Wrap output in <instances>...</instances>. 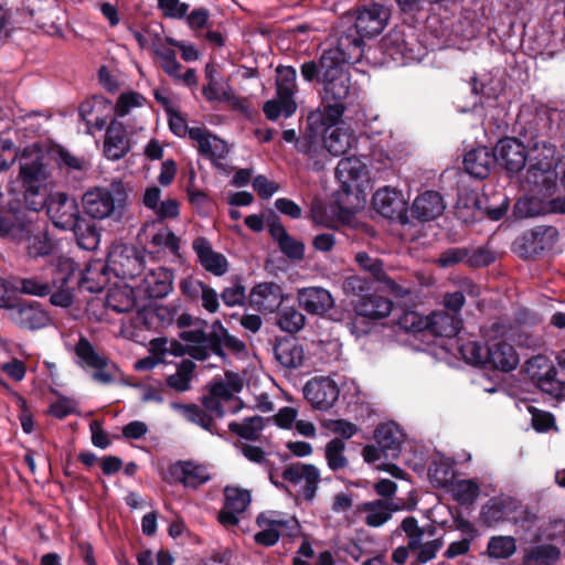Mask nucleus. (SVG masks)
<instances>
[{
	"instance_id": "nucleus-1",
	"label": "nucleus",
	"mask_w": 565,
	"mask_h": 565,
	"mask_svg": "<svg viewBox=\"0 0 565 565\" xmlns=\"http://www.w3.org/2000/svg\"><path fill=\"white\" fill-rule=\"evenodd\" d=\"M361 58H349L344 50L338 46L324 50L317 60L300 64L302 79L311 85H319L321 104L329 120H340L347 110L352 82L349 64Z\"/></svg>"
},
{
	"instance_id": "nucleus-2",
	"label": "nucleus",
	"mask_w": 565,
	"mask_h": 565,
	"mask_svg": "<svg viewBox=\"0 0 565 565\" xmlns=\"http://www.w3.org/2000/svg\"><path fill=\"white\" fill-rule=\"evenodd\" d=\"M128 200V192L121 180H113L107 188H95L82 196V207L92 220L73 213V236L83 250H95L100 234L95 220L114 217L120 220Z\"/></svg>"
},
{
	"instance_id": "nucleus-3",
	"label": "nucleus",
	"mask_w": 565,
	"mask_h": 565,
	"mask_svg": "<svg viewBox=\"0 0 565 565\" xmlns=\"http://www.w3.org/2000/svg\"><path fill=\"white\" fill-rule=\"evenodd\" d=\"M391 18L390 8L381 3L359 7L341 18L337 45L349 58H362L365 40L377 36Z\"/></svg>"
},
{
	"instance_id": "nucleus-4",
	"label": "nucleus",
	"mask_w": 565,
	"mask_h": 565,
	"mask_svg": "<svg viewBox=\"0 0 565 565\" xmlns=\"http://www.w3.org/2000/svg\"><path fill=\"white\" fill-rule=\"evenodd\" d=\"M75 364L93 382L109 385L115 382L116 364L109 359L104 349L93 344L85 335L81 334L73 347Z\"/></svg>"
},
{
	"instance_id": "nucleus-5",
	"label": "nucleus",
	"mask_w": 565,
	"mask_h": 565,
	"mask_svg": "<svg viewBox=\"0 0 565 565\" xmlns=\"http://www.w3.org/2000/svg\"><path fill=\"white\" fill-rule=\"evenodd\" d=\"M408 31L406 33L404 28H394L382 38L380 43L386 55L402 64L420 61L425 52L414 31L409 28Z\"/></svg>"
},
{
	"instance_id": "nucleus-6",
	"label": "nucleus",
	"mask_w": 565,
	"mask_h": 565,
	"mask_svg": "<svg viewBox=\"0 0 565 565\" xmlns=\"http://www.w3.org/2000/svg\"><path fill=\"white\" fill-rule=\"evenodd\" d=\"M145 250L131 244H117L107 256L106 267L121 279H134L142 274L146 265Z\"/></svg>"
},
{
	"instance_id": "nucleus-7",
	"label": "nucleus",
	"mask_w": 565,
	"mask_h": 565,
	"mask_svg": "<svg viewBox=\"0 0 565 565\" xmlns=\"http://www.w3.org/2000/svg\"><path fill=\"white\" fill-rule=\"evenodd\" d=\"M558 230L552 225H536L524 231L513 243L514 250L522 258H533L554 247Z\"/></svg>"
},
{
	"instance_id": "nucleus-8",
	"label": "nucleus",
	"mask_w": 565,
	"mask_h": 565,
	"mask_svg": "<svg viewBox=\"0 0 565 565\" xmlns=\"http://www.w3.org/2000/svg\"><path fill=\"white\" fill-rule=\"evenodd\" d=\"M335 177L341 184L335 193L334 205L339 217L344 220L351 216L358 207V195L349 180L356 181L360 178V167H356L350 159H341L335 168Z\"/></svg>"
},
{
	"instance_id": "nucleus-9",
	"label": "nucleus",
	"mask_w": 565,
	"mask_h": 565,
	"mask_svg": "<svg viewBox=\"0 0 565 565\" xmlns=\"http://www.w3.org/2000/svg\"><path fill=\"white\" fill-rule=\"evenodd\" d=\"M553 120L546 110L536 111L521 128L520 136L534 151L542 148L546 157H554L555 147L551 143Z\"/></svg>"
},
{
	"instance_id": "nucleus-10",
	"label": "nucleus",
	"mask_w": 565,
	"mask_h": 565,
	"mask_svg": "<svg viewBox=\"0 0 565 565\" xmlns=\"http://www.w3.org/2000/svg\"><path fill=\"white\" fill-rule=\"evenodd\" d=\"M6 310L8 319L24 330H38L50 322L49 313L38 301L15 299Z\"/></svg>"
},
{
	"instance_id": "nucleus-11",
	"label": "nucleus",
	"mask_w": 565,
	"mask_h": 565,
	"mask_svg": "<svg viewBox=\"0 0 565 565\" xmlns=\"http://www.w3.org/2000/svg\"><path fill=\"white\" fill-rule=\"evenodd\" d=\"M44 154L38 145L25 147L19 157L18 182L21 186L45 184L47 171L44 163Z\"/></svg>"
},
{
	"instance_id": "nucleus-12",
	"label": "nucleus",
	"mask_w": 565,
	"mask_h": 565,
	"mask_svg": "<svg viewBox=\"0 0 565 565\" xmlns=\"http://www.w3.org/2000/svg\"><path fill=\"white\" fill-rule=\"evenodd\" d=\"M78 116L86 126V132L102 131L114 116V105L103 96H92L78 106Z\"/></svg>"
},
{
	"instance_id": "nucleus-13",
	"label": "nucleus",
	"mask_w": 565,
	"mask_h": 565,
	"mask_svg": "<svg viewBox=\"0 0 565 565\" xmlns=\"http://www.w3.org/2000/svg\"><path fill=\"white\" fill-rule=\"evenodd\" d=\"M497 164L509 174L521 172L527 160L526 147L515 137L500 138L494 146Z\"/></svg>"
},
{
	"instance_id": "nucleus-14",
	"label": "nucleus",
	"mask_w": 565,
	"mask_h": 565,
	"mask_svg": "<svg viewBox=\"0 0 565 565\" xmlns=\"http://www.w3.org/2000/svg\"><path fill=\"white\" fill-rule=\"evenodd\" d=\"M374 209L384 217L402 225L409 223L407 202L401 191L391 188L377 190L372 198Z\"/></svg>"
},
{
	"instance_id": "nucleus-15",
	"label": "nucleus",
	"mask_w": 565,
	"mask_h": 565,
	"mask_svg": "<svg viewBox=\"0 0 565 565\" xmlns=\"http://www.w3.org/2000/svg\"><path fill=\"white\" fill-rule=\"evenodd\" d=\"M310 125L320 122L322 142L326 145L331 157L344 154L350 146L351 136L341 127L340 120H329L326 113L312 114L308 118Z\"/></svg>"
},
{
	"instance_id": "nucleus-16",
	"label": "nucleus",
	"mask_w": 565,
	"mask_h": 565,
	"mask_svg": "<svg viewBox=\"0 0 565 565\" xmlns=\"http://www.w3.org/2000/svg\"><path fill=\"white\" fill-rule=\"evenodd\" d=\"M281 477L285 481L292 484H298L305 479V484L301 488V494L308 502L312 501L316 497L318 484L321 480L319 469L312 463L296 462L288 465Z\"/></svg>"
},
{
	"instance_id": "nucleus-17",
	"label": "nucleus",
	"mask_w": 565,
	"mask_h": 565,
	"mask_svg": "<svg viewBox=\"0 0 565 565\" xmlns=\"http://www.w3.org/2000/svg\"><path fill=\"white\" fill-rule=\"evenodd\" d=\"M206 468L190 460H179L171 463L167 470L166 480L170 483L179 482L186 488L196 489L210 481Z\"/></svg>"
},
{
	"instance_id": "nucleus-18",
	"label": "nucleus",
	"mask_w": 565,
	"mask_h": 565,
	"mask_svg": "<svg viewBox=\"0 0 565 565\" xmlns=\"http://www.w3.org/2000/svg\"><path fill=\"white\" fill-rule=\"evenodd\" d=\"M340 390L337 383L329 377L315 379L303 387L306 399L316 408L327 411L338 401Z\"/></svg>"
},
{
	"instance_id": "nucleus-19",
	"label": "nucleus",
	"mask_w": 565,
	"mask_h": 565,
	"mask_svg": "<svg viewBox=\"0 0 565 565\" xmlns=\"http://www.w3.org/2000/svg\"><path fill=\"white\" fill-rule=\"evenodd\" d=\"M130 139L125 125L113 118L105 131L104 156L108 160L118 161L130 151Z\"/></svg>"
},
{
	"instance_id": "nucleus-20",
	"label": "nucleus",
	"mask_w": 565,
	"mask_h": 565,
	"mask_svg": "<svg viewBox=\"0 0 565 565\" xmlns=\"http://www.w3.org/2000/svg\"><path fill=\"white\" fill-rule=\"evenodd\" d=\"M358 265L366 273H369L373 279L383 285V289L392 294L395 297H404L408 294V290L399 286L394 279H392L384 270L383 260L376 257H371L365 252H360L355 255Z\"/></svg>"
},
{
	"instance_id": "nucleus-21",
	"label": "nucleus",
	"mask_w": 565,
	"mask_h": 565,
	"mask_svg": "<svg viewBox=\"0 0 565 565\" xmlns=\"http://www.w3.org/2000/svg\"><path fill=\"white\" fill-rule=\"evenodd\" d=\"M204 76L206 84L202 87V95L209 103L232 102L234 98L232 88L213 62L205 65Z\"/></svg>"
},
{
	"instance_id": "nucleus-22",
	"label": "nucleus",
	"mask_w": 565,
	"mask_h": 565,
	"mask_svg": "<svg viewBox=\"0 0 565 565\" xmlns=\"http://www.w3.org/2000/svg\"><path fill=\"white\" fill-rule=\"evenodd\" d=\"M192 248L198 256L200 265L214 276H223L228 270L227 258L212 248L211 242L204 236H198Z\"/></svg>"
},
{
	"instance_id": "nucleus-23",
	"label": "nucleus",
	"mask_w": 565,
	"mask_h": 565,
	"mask_svg": "<svg viewBox=\"0 0 565 565\" xmlns=\"http://www.w3.org/2000/svg\"><path fill=\"white\" fill-rule=\"evenodd\" d=\"M297 301L301 309L313 316H323L334 306L329 290L321 287H306L297 292Z\"/></svg>"
},
{
	"instance_id": "nucleus-24",
	"label": "nucleus",
	"mask_w": 565,
	"mask_h": 565,
	"mask_svg": "<svg viewBox=\"0 0 565 565\" xmlns=\"http://www.w3.org/2000/svg\"><path fill=\"white\" fill-rule=\"evenodd\" d=\"M489 351L487 370L510 372L519 364V355L514 347L504 340L489 341Z\"/></svg>"
},
{
	"instance_id": "nucleus-25",
	"label": "nucleus",
	"mask_w": 565,
	"mask_h": 565,
	"mask_svg": "<svg viewBox=\"0 0 565 565\" xmlns=\"http://www.w3.org/2000/svg\"><path fill=\"white\" fill-rule=\"evenodd\" d=\"M495 163L494 148L478 147L469 150L463 157L465 171L478 180L488 178Z\"/></svg>"
},
{
	"instance_id": "nucleus-26",
	"label": "nucleus",
	"mask_w": 565,
	"mask_h": 565,
	"mask_svg": "<svg viewBox=\"0 0 565 565\" xmlns=\"http://www.w3.org/2000/svg\"><path fill=\"white\" fill-rule=\"evenodd\" d=\"M106 265H104L100 260H89L86 264L85 269H82L81 264L73 259V274L76 270L79 271L77 290H85L90 294L100 292L104 289V285L106 282Z\"/></svg>"
},
{
	"instance_id": "nucleus-27",
	"label": "nucleus",
	"mask_w": 565,
	"mask_h": 565,
	"mask_svg": "<svg viewBox=\"0 0 565 565\" xmlns=\"http://www.w3.org/2000/svg\"><path fill=\"white\" fill-rule=\"evenodd\" d=\"M404 433L394 422L382 423L374 430L375 443L385 450V459H397L402 451Z\"/></svg>"
},
{
	"instance_id": "nucleus-28",
	"label": "nucleus",
	"mask_w": 565,
	"mask_h": 565,
	"mask_svg": "<svg viewBox=\"0 0 565 565\" xmlns=\"http://www.w3.org/2000/svg\"><path fill=\"white\" fill-rule=\"evenodd\" d=\"M173 273L164 267L151 269L139 287L148 299H162L172 290Z\"/></svg>"
},
{
	"instance_id": "nucleus-29",
	"label": "nucleus",
	"mask_w": 565,
	"mask_h": 565,
	"mask_svg": "<svg viewBox=\"0 0 565 565\" xmlns=\"http://www.w3.org/2000/svg\"><path fill=\"white\" fill-rule=\"evenodd\" d=\"M444 199L437 191H425L413 202L412 215L420 222H428L440 216L445 211Z\"/></svg>"
},
{
	"instance_id": "nucleus-30",
	"label": "nucleus",
	"mask_w": 565,
	"mask_h": 565,
	"mask_svg": "<svg viewBox=\"0 0 565 565\" xmlns=\"http://www.w3.org/2000/svg\"><path fill=\"white\" fill-rule=\"evenodd\" d=\"M274 355L279 364L289 370L298 369L305 360L302 345L296 338H277L274 344Z\"/></svg>"
},
{
	"instance_id": "nucleus-31",
	"label": "nucleus",
	"mask_w": 565,
	"mask_h": 565,
	"mask_svg": "<svg viewBox=\"0 0 565 565\" xmlns=\"http://www.w3.org/2000/svg\"><path fill=\"white\" fill-rule=\"evenodd\" d=\"M553 157H546L543 152V158L539 159L535 163L530 164L525 181L532 184L539 191L550 192L556 188L555 173L553 171Z\"/></svg>"
},
{
	"instance_id": "nucleus-32",
	"label": "nucleus",
	"mask_w": 565,
	"mask_h": 565,
	"mask_svg": "<svg viewBox=\"0 0 565 565\" xmlns=\"http://www.w3.org/2000/svg\"><path fill=\"white\" fill-rule=\"evenodd\" d=\"M401 509V505L388 500L365 501L356 505L358 513H366L364 521L371 527L382 526Z\"/></svg>"
},
{
	"instance_id": "nucleus-33",
	"label": "nucleus",
	"mask_w": 565,
	"mask_h": 565,
	"mask_svg": "<svg viewBox=\"0 0 565 565\" xmlns=\"http://www.w3.org/2000/svg\"><path fill=\"white\" fill-rule=\"evenodd\" d=\"M427 331L435 337L452 338L462 328V319L446 310L433 311L427 316Z\"/></svg>"
},
{
	"instance_id": "nucleus-34",
	"label": "nucleus",
	"mask_w": 565,
	"mask_h": 565,
	"mask_svg": "<svg viewBox=\"0 0 565 565\" xmlns=\"http://www.w3.org/2000/svg\"><path fill=\"white\" fill-rule=\"evenodd\" d=\"M140 288L127 284L115 285L107 291L106 306L118 313L129 312L138 306Z\"/></svg>"
},
{
	"instance_id": "nucleus-35",
	"label": "nucleus",
	"mask_w": 565,
	"mask_h": 565,
	"mask_svg": "<svg viewBox=\"0 0 565 565\" xmlns=\"http://www.w3.org/2000/svg\"><path fill=\"white\" fill-rule=\"evenodd\" d=\"M393 309V302L386 297L367 294L359 298L354 305V311L358 316L369 320H381L387 317Z\"/></svg>"
},
{
	"instance_id": "nucleus-36",
	"label": "nucleus",
	"mask_w": 565,
	"mask_h": 565,
	"mask_svg": "<svg viewBox=\"0 0 565 565\" xmlns=\"http://www.w3.org/2000/svg\"><path fill=\"white\" fill-rule=\"evenodd\" d=\"M551 200L537 195L526 194L516 200L513 205L512 215L516 220L536 217L551 214Z\"/></svg>"
},
{
	"instance_id": "nucleus-37",
	"label": "nucleus",
	"mask_w": 565,
	"mask_h": 565,
	"mask_svg": "<svg viewBox=\"0 0 565 565\" xmlns=\"http://www.w3.org/2000/svg\"><path fill=\"white\" fill-rule=\"evenodd\" d=\"M281 288L276 282H260L255 285L249 292V302L259 310H271L279 306Z\"/></svg>"
},
{
	"instance_id": "nucleus-38",
	"label": "nucleus",
	"mask_w": 565,
	"mask_h": 565,
	"mask_svg": "<svg viewBox=\"0 0 565 565\" xmlns=\"http://www.w3.org/2000/svg\"><path fill=\"white\" fill-rule=\"evenodd\" d=\"M68 195L63 192L52 194L45 205L49 217L56 227L67 230L71 227V214H68L66 203Z\"/></svg>"
},
{
	"instance_id": "nucleus-39",
	"label": "nucleus",
	"mask_w": 565,
	"mask_h": 565,
	"mask_svg": "<svg viewBox=\"0 0 565 565\" xmlns=\"http://www.w3.org/2000/svg\"><path fill=\"white\" fill-rule=\"evenodd\" d=\"M174 407L182 408L184 417L193 423L202 427L204 430L209 431L212 435H217L221 438L225 437V433H220L217 427L213 420V417L203 408L198 406L196 404H174Z\"/></svg>"
},
{
	"instance_id": "nucleus-40",
	"label": "nucleus",
	"mask_w": 565,
	"mask_h": 565,
	"mask_svg": "<svg viewBox=\"0 0 565 565\" xmlns=\"http://www.w3.org/2000/svg\"><path fill=\"white\" fill-rule=\"evenodd\" d=\"M561 550L552 544H541L530 548L523 556V565H554L559 559Z\"/></svg>"
},
{
	"instance_id": "nucleus-41",
	"label": "nucleus",
	"mask_w": 565,
	"mask_h": 565,
	"mask_svg": "<svg viewBox=\"0 0 565 565\" xmlns=\"http://www.w3.org/2000/svg\"><path fill=\"white\" fill-rule=\"evenodd\" d=\"M275 319L279 329L289 334L299 332L306 324V317L295 307H279Z\"/></svg>"
},
{
	"instance_id": "nucleus-42",
	"label": "nucleus",
	"mask_w": 565,
	"mask_h": 565,
	"mask_svg": "<svg viewBox=\"0 0 565 565\" xmlns=\"http://www.w3.org/2000/svg\"><path fill=\"white\" fill-rule=\"evenodd\" d=\"M196 365L192 360L184 359L177 367V372L167 377L166 383L170 388L177 392H186L190 390V382Z\"/></svg>"
},
{
	"instance_id": "nucleus-43",
	"label": "nucleus",
	"mask_w": 565,
	"mask_h": 565,
	"mask_svg": "<svg viewBox=\"0 0 565 565\" xmlns=\"http://www.w3.org/2000/svg\"><path fill=\"white\" fill-rule=\"evenodd\" d=\"M264 428V419L260 416L246 417L243 423L231 422L228 429L233 434L246 440H258L259 433Z\"/></svg>"
},
{
	"instance_id": "nucleus-44",
	"label": "nucleus",
	"mask_w": 565,
	"mask_h": 565,
	"mask_svg": "<svg viewBox=\"0 0 565 565\" xmlns=\"http://www.w3.org/2000/svg\"><path fill=\"white\" fill-rule=\"evenodd\" d=\"M516 552V540L513 536L495 535L490 537L487 554L494 559H507Z\"/></svg>"
},
{
	"instance_id": "nucleus-45",
	"label": "nucleus",
	"mask_w": 565,
	"mask_h": 565,
	"mask_svg": "<svg viewBox=\"0 0 565 565\" xmlns=\"http://www.w3.org/2000/svg\"><path fill=\"white\" fill-rule=\"evenodd\" d=\"M296 109L297 105L294 98H286L282 95H277L276 99L268 100L263 106V111L269 120H276L281 115L286 118L290 117Z\"/></svg>"
},
{
	"instance_id": "nucleus-46",
	"label": "nucleus",
	"mask_w": 565,
	"mask_h": 565,
	"mask_svg": "<svg viewBox=\"0 0 565 565\" xmlns=\"http://www.w3.org/2000/svg\"><path fill=\"white\" fill-rule=\"evenodd\" d=\"M276 94L294 98L296 92L297 71L294 66L278 65L276 68Z\"/></svg>"
},
{
	"instance_id": "nucleus-47",
	"label": "nucleus",
	"mask_w": 565,
	"mask_h": 565,
	"mask_svg": "<svg viewBox=\"0 0 565 565\" xmlns=\"http://www.w3.org/2000/svg\"><path fill=\"white\" fill-rule=\"evenodd\" d=\"M462 358L469 364L487 369V361L489 354V341L481 343L478 341H469L460 347Z\"/></svg>"
},
{
	"instance_id": "nucleus-48",
	"label": "nucleus",
	"mask_w": 565,
	"mask_h": 565,
	"mask_svg": "<svg viewBox=\"0 0 565 565\" xmlns=\"http://www.w3.org/2000/svg\"><path fill=\"white\" fill-rule=\"evenodd\" d=\"M52 242L43 230H35L28 236L26 252L31 257H41L52 252Z\"/></svg>"
},
{
	"instance_id": "nucleus-49",
	"label": "nucleus",
	"mask_w": 565,
	"mask_h": 565,
	"mask_svg": "<svg viewBox=\"0 0 565 565\" xmlns=\"http://www.w3.org/2000/svg\"><path fill=\"white\" fill-rule=\"evenodd\" d=\"M345 444L340 438L330 440L326 446V459L328 467L332 471L345 468L349 463L348 458L343 455Z\"/></svg>"
},
{
	"instance_id": "nucleus-50",
	"label": "nucleus",
	"mask_w": 565,
	"mask_h": 565,
	"mask_svg": "<svg viewBox=\"0 0 565 565\" xmlns=\"http://www.w3.org/2000/svg\"><path fill=\"white\" fill-rule=\"evenodd\" d=\"M505 518V504L501 500L491 499L481 508L480 520L488 527L503 522Z\"/></svg>"
},
{
	"instance_id": "nucleus-51",
	"label": "nucleus",
	"mask_w": 565,
	"mask_h": 565,
	"mask_svg": "<svg viewBox=\"0 0 565 565\" xmlns=\"http://www.w3.org/2000/svg\"><path fill=\"white\" fill-rule=\"evenodd\" d=\"M224 505L236 512L243 513L250 503V492L238 487L227 486L224 489Z\"/></svg>"
},
{
	"instance_id": "nucleus-52",
	"label": "nucleus",
	"mask_w": 565,
	"mask_h": 565,
	"mask_svg": "<svg viewBox=\"0 0 565 565\" xmlns=\"http://www.w3.org/2000/svg\"><path fill=\"white\" fill-rule=\"evenodd\" d=\"M26 206L32 211H40L47 203V191L45 184L22 186Z\"/></svg>"
},
{
	"instance_id": "nucleus-53",
	"label": "nucleus",
	"mask_w": 565,
	"mask_h": 565,
	"mask_svg": "<svg viewBox=\"0 0 565 565\" xmlns=\"http://www.w3.org/2000/svg\"><path fill=\"white\" fill-rule=\"evenodd\" d=\"M509 207V196L505 193L499 192L488 200L484 211L491 221H500L507 215Z\"/></svg>"
},
{
	"instance_id": "nucleus-54",
	"label": "nucleus",
	"mask_w": 565,
	"mask_h": 565,
	"mask_svg": "<svg viewBox=\"0 0 565 565\" xmlns=\"http://www.w3.org/2000/svg\"><path fill=\"white\" fill-rule=\"evenodd\" d=\"M494 260V253L486 246L468 248L466 266L469 268H481L491 265Z\"/></svg>"
},
{
	"instance_id": "nucleus-55",
	"label": "nucleus",
	"mask_w": 565,
	"mask_h": 565,
	"mask_svg": "<svg viewBox=\"0 0 565 565\" xmlns=\"http://www.w3.org/2000/svg\"><path fill=\"white\" fill-rule=\"evenodd\" d=\"M532 379L536 380L537 387L553 396H557L561 392V383L556 380V370L548 366L544 374H533Z\"/></svg>"
},
{
	"instance_id": "nucleus-56",
	"label": "nucleus",
	"mask_w": 565,
	"mask_h": 565,
	"mask_svg": "<svg viewBox=\"0 0 565 565\" xmlns=\"http://www.w3.org/2000/svg\"><path fill=\"white\" fill-rule=\"evenodd\" d=\"M479 484L473 480H462L458 482L455 490V499L461 505L472 504L479 497Z\"/></svg>"
},
{
	"instance_id": "nucleus-57",
	"label": "nucleus",
	"mask_w": 565,
	"mask_h": 565,
	"mask_svg": "<svg viewBox=\"0 0 565 565\" xmlns=\"http://www.w3.org/2000/svg\"><path fill=\"white\" fill-rule=\"evenodd\" d=\"M154 54L160 58V66L167 75L173 78L179 76L182 65L178 62L177 53L172 49H156Z\"/></svg>"
},
{
	"instance_id": "nucleus-58",
	"label": "nucleus",
	"mask_w": 565,
	"mask_h": 565,
	"mask_svg": "<svg viewBox=\"0 0 565 565\" xmlns=\"http://www.w3.org/2000/svg\"><path fill=\"white\" fill-rule=\"evenodd\" d=\"M145 97L136 92L122 93L114 105L115 117H125L132 107L142 105Z\"/></svg>"
},
{
	"instance_id": "nucleus-59",
	"label": "nucleus",
	"mask_w": 565,
	"mask_h": 565,
	"mask_svg": "<svg viewBox=\"0 0 565 565\" xmlns=\"http://www.w3.org/2000/svg\"><path fill=\"white\" fill-rule=\"evenodd\" d=\"M468 247H449L441 252L436 260L439 267L449 268L458 264L466 265Z\"/></svg>"
},
{
	"instance_id": "nucleus-60",
	"label": "nucleus",
	"mask_w": 565,
	"mask_h": 565,
	"mask_svg": "<svg viewBox=\"0 0 565 565\" xmlns=\"http://www.w3.org/2000/svg\"><path fill=\"white\" fill-rule=\"evenodd\" d=\"M371 281L364 277L353 275L349 276L343 280V291L347 296H359L362 298L366 296L371 290Z\"/></svg>"
},
{
	"instance_id": "nucleus-61",
	"label": "nucleus",
	"mask_w": 565,
	"mask_h": 565,
	"mask_svg": "<svg viewBox=\"0 0 565 565\" xmlns=\"http://www.w3.org/2000/svg\"><path fill=\"white\" fill-rule=\"evenodd\" d=\"M220 297L227 307L243 306L246 300V288L237 280L233 286L224 288Z\"/></svg>"
},
{
	"instance_id": "nucleus-62",
	"label": "nucleus",
	"mask_w": 565,
	"mask_h": 565,
	"mask_svg": "<svg viewBox=\"0 0 565 565\" xmlns=\"http://www.w3.org/2000/svg\"><path fill=\"white\" fill-rule=\"evenodd\" d=\"M213 137L205 127H192L190 130V139L198 142V151L201 156L207 158L213 145Z\"/></svg>"
},
{
	"instance_id": "nucleus-63",
	"label": "nucleus",
	"mask_w": 565,
	"mask_h": 565,
	"mask_svg": "<svg viewBox=\"0 0 565 565\" xmlns=\"http://www.w3.org/2000/svg\"><path fill=\"white\" fill-rule=\"evenodd\" d=\"M21 294L43 297L51 294V286L47 282L41 281L38 277L21 278L20 288Z\"/></svg>"
},
{
	"instance_id": "nucleus-64",
	"label": "nucleus",
	"mask_w": 565,
	"mask_h": 565,
	"mask_svg": "<svg viewBox=\"0 0 565 565\" xmlns=\"http://www.w3.org/2000/svg\"><path fill=\"white\" fill-rule=\"evenodd\" d=\"M428 475L438 487H446L454 478V470L446 462H434L428 469Z\"/></svg>"
}]
</instances>
